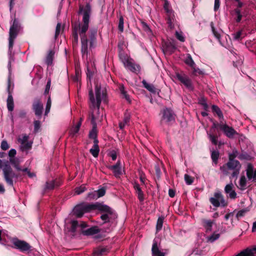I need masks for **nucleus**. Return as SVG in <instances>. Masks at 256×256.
I'll list each match as a JSON object with an SVG mask.
<instances>
[{
  "label": "nucleus",
  "mask_w": 256,
  "mask_h": 256,
  "mask_svg": "<svg viewBox=\"0 0 256 256\" xmlns=\"http://www.w3.org/2000/svg\"><path fill=\"white\" fill-rule=\"evenodd\" d=\"M246 176L249 180L253 178L256 180V170L254 172V168L252 164H249L246 168Z\"/></svg>",
  "instance_id": "21"
},
{
  "label": "nucleus",
  "mask_w": 256,
  "mask_h": 256,
  "mask_svg": "<svg viewBox=\"0 0 256 256\" xmlns=\"http://www.w3.org/2000/svg\"><path fill=\"white\" fill-rule=\"evenodd\" d=\"M164 222V218L163 217H159L157 220L156 226V230L157 232L160 231L162 230V227Z\"/></svg>",
  "instance_id": "40"
},
{
  "label": "nucleus",
  "mask_w": 256,
  "mask_h": 256,
  "mask_svg": "<svg viewBox=\"0 0 256 256\" xmlns=\"http://www.w3.org/2000/svg\"><path fill=\"white\" fill-rule=\"evenodd\" d=\"M78 14H82V23H72V34L71 36L72 44L74 48L76 47L78 43V32L80 38L81 52L82 56H88V43L90 48H94L96 42L98 30L96 28H90L88 34H86L89 27L91 6L90 4H86L85 6H80Z\"/></svg>",
  "instance_id": "1"
},
{
  "label": "nucleus",
  "mask_w": 256,
  "mask_h": 256,
  "mask_svg": "<svg viewBox=\"0 0 256 256\" xmlns=\"http://www.w3.org/2000/svg\"><path fill=\"white\" fill-rule=\"evenodd\" d=\"M32 142H26L23 144H20V149L22 151L24 152L27 151L32 148Z\"/></svg>",
  "instance_id": "35"
},
{
  "label": "nucleus",
  "mask_w": 256,
  "mask_h": 256,
  "mask_svg": "<svg viewBox=\"0 0 256 256\" xmlns=\"http://www.w3.org/2000/svg\"><path fill=\"white\" fill-rule=\"evenodd\" d=\"M0 148L2 150H6L9 148L10 146L8 142L6 140H4L2 142Z\"/></svg>",
  "instance_id": "57"
},
{
  "label": "nucleus",
  "mask_w": 256,
  "mask_h": 256,
  "mask_svg": "<svg viewBox=\"0 0 256 256\" xmlns=\"http://www.w3.org/2000/svg\"><path fill=\"white\" fill-rule=\"evenodd\" d=\"M60 29H61V24L58 22L56 26V32H55V36H54L56 39L58 38V36L60 34Z\"/></svg>",
  "instance_id": "58"
},
{
  "label": "nucleus",
  "mask_w": 256,
  "mask_h": 256,
  "mask_svg": "<svg viewBox=\"0 0 256 256\" xmlns=\"http://www.w3.org/2000/svg\"><path fill=\"white\" fill-rule=\"evenodd\" d=\"M96 204L82 202L76 205L73 209V214L78 218H82L84 214L96 210Z\"/></svg>",
  "instance_id": "7"
},
{
  "label": "nucleus",
  "mask_w": 256,
  "mask_h": 256,
  "mask_svg": "<svg viewBox=\"0 0 256 256\" xmlns=\"http://www.w3.org/2000/svg\"><path fill=\"white\" fill-rule=\"evenodd\" d=\"M247 212V210L243 209L239 210L236 214V217L238 218H239L242 217L244 216L246 213Z\"/></svg>",
  "instance_id": "61"
},
{
  "label": "nucleus",
  "mask_w": 256,
  "mask_h": 256,
  "mask_svg": "<svg viewBox=\"0 0 256 256\" xmlns=\"http://www.w3.org/2000/svg\"><path fill=\"white\" fill-rule=\"evenodd\" d=\"M242 30H240L234 34H232V36L233 39L235 40H242Z\"/></svg>",
  "instance_id": "41"
},
{
  "label": "nucleus",
  "mask_w": 256,
  "mask_h": 256,
  "mask_svg": "<svg viewBox=\"0 0 256 256\" xmlns=\"http://www.w3.org/2000/svg\"><path fill=\"white\" fill-rule=\"evenodd\" d=\"M152 256H165V253L160 250L158 242L156 239H154L153 240L152 248Z\"/></svg>",
  "instance_id": "19"
},
{
  "label": "nucleus",
  "mask_w": 256,
  "mask_h": 256,
  "mask_svg": "<svg viewBox=\"0 0 256 256\" xmlns=\"http://www.w3.org/2000/svg\"><path fill=\"white\" fill-rule=\"evenodd\" d=\"M78 226V222L76 220H73L71 222V228L70 231L74 233L76 232V228Z\"/></svg>",
  "instance_id": "46"
},
{
  "label": "nucleus",
  "mask_w": 256,
  "mask_h": 256,
  "mask_svg": "<svg viewBox=\"0 0 256 256\" xmlns=\"http://www.w3.org/2000/svg\"><path fill=\"white\" fill-rule=\"evenodd\" d=\"M50 86H51V79H50V78H48V80L46 84V86L44 92V95L46 96L49 93Z\"/></svg>",
  "instance_id": "48"
},
{
  "label": "nucleus",
  "mask_w": 256,
  "mask_h": 256,
  "mask_svg": "<svg viewBox=\"0 0 256 256\" xmlns=\"http://www.w3.org/2000/svg\"><path fill=\"white\" fill-rule=\"evenodd\" d=\"M167 15V24L170 28H173L174 26V22H176L174 12L172 14H168Z\"/></svg>",
  "instance_id": "27"
},
{
  "label": "nucleus",
  "mask_w": 256,
  "mask_h": 256,
  "mask_svg": "<svg viewBox=\"0 0 256 256\" xmlns=\"http://www.w3.org/2000/svg\"><path fill=\"white\" fill-rule=\"evenodd\" d=\"M141 25L143 30L146 32L148 35L150 36L152 34L151 29L146 22L141 21Z\"/></svg>",
  "instance_id": "37"
},
{
  "label": "nucleus",
  "mask_w": 256,
  "mask_h": 256,
  "mask_svg": "<svg viewBox=\"0 0 256 256\" xmlns=\"http://www.w3.org/2000/svg\"><path fill=\"white\" fill-rule=\"evenodd\" d=\"M210 120L212 122V124L210 128V132H208V135L212 143L216 146L218 144V137L220 136V134H214V131L216 128H220V130L221 125H223L224 122V120H220V122L218 123L212 118H210Z\"/></svg>",
  "instance_id": "8"
},
{
  "label": "nucleus",
  "mask_w": 256,
  "mask_h": 256,
  "mask_svg": "<svg viewBox=\"0 0 256 256\" xmlns=\"http://www.w3.org/2000/svg\"><path fill=\"white\" fill-rule=\"evenodd\" d=\"M239 184L240 187V188L242 190H244L246 186V177L244 176H242L240 177Z\"/></svg>",
  "instance_id": "45"
},
{
  "label": "nucleus",
  "mask_w": 256,
  "mask_h": 256,
  "mask_svg": "<svg viewBox=\"0 0 256 256\" xmlns=\"http://www.w3.org/2000/svg\"><path fill=\"white\" fill-rule=\"evenodd\" d=\"M86 188L85 186L82 185L80 187L76 188V193L77 194H80L84 192L86 190Z\"/></svg>",
  "instance_id": "54"
},
{
  "label": "nucleus",
  "mask_w": 256,
  "mask_h": 256,
  "mask_svg": "<svg viewBox=\"0 0 256 256\" xmlns=\"http://www.w3.org/2000/svg\"><path fill=\"white\" fill-rule=\"evenodd\" d=\"M220 236V234H213L210 236H208V241L213 242L216 240H218Z\"/></svg>",
  "instance_id": "47"
},
{
  "label": "nucleus",
  "mask_w": 256,
  "mask_h": 256,
  "mask_svg": "<svg viewBox=\"0 0 256 256\" xmlns=\"http://www.w3.org/2000/svg\"><path fill=\"white\" fill-rule=\"evenodd\" d=\"M202 226L206 229V232H211L212 225L215 223V221L206 219H202Z\"/></svg>",
  "instance_id": "23"
},
{
  "label": "nucleus",
  "mask_w": 256,
  "mask_h": 256,
  "mask_svg": "<svg viewBox=\"0 0 256 256\" xmlns=\"http://www.w3.org/2000/svg\"><path fill=\"white\" fill-rule=\"evenodd\" d=\"M124 18L122 16L120 15L119 18L118 28L120 32H122L124 31Z\"/></svg>",
  "instance_id": "43"
},
{
  "label": "nucleus",
  "mask_w": 256,
  "mask_h": 256,
  "mask_svg": "<svg viewBox=\"0 0 256 256\" xmlns=\"http://www.w3.org/2000/svg\"><path fill=\"white\" fill-rule=\"evenodd\" d=\"M54 52L52 50H50L46 58V64L49 66L52 64Z\"/></svg>",
  "instance_id": "34"
},
{
  "label": "nucleus",
  "mask_w": 256,
  "mask_h": 256,
  "mask_svg": "<svg viewBox=\"0 0 256 256\" xmlns=\"http://www.w3.org/2000/svg\"><path fill=\"white\" fill-rule=\"evenodd\" d=\"M7 107L8 111L12 112L14 108V99L12 94H8L6 100Z\"/></svg>",
  "instance_id": "30"
},
{
  "label": "nucleus",
  "mask_w": 256,
  "mask_h": 256,
  "mask_svg": "<svg viewBox=\"0 0 256 256\" xmlns=\"http://www.w3.org/2000/svg\"><path fill=\"white\" fill-rule=\"evenodd\" d=\"M96 210L103 212L100 216V218L104 223L109 222L111 220H114L117 218L116 214L110 206L100 204H96Z\"/></svg>",
  "instance_id": "4"
},
{
  "label": "nucleus",
  "mask_w": 256,
  "mask_h": 256,
  "mask_svg": "<svg viewBox=\"0 0 256 256\" xmlns=\"http://www.w3.org/2000/svg\"><path fill=\"white\" fill-rule=\"evenodd\" d=\"M32 108L36 116L38 119L41 118L44 111V104L40 98L36 97L34 100Z\"/></svg>",
  "instance_id": "11"
},
{
  "label": "nucleus",
  "mask_w": 256,
  "mask_h": 256,
  "mask_svg": "<svg viewBox=\"0 0 256 256\" xmlns=\"http://www.w3.org/2000/svg\"><path fill=\"white\" fill-rule=\"evenodd\" d=\"M238 154V151L236 150H233L232 152L228 154V160L238 161V160H235V158L237 156Z\"/></svg>",
  "instance_id": "44"
},
{
  "label": "nucleus",
  "mask_w": 256,
  "mask_h": 256,
  "mask_svg": "<svg viewBox=\"0 0 256 256\" xmlns=\"http://www.w3.org/2000/svg\"><path fill=\"white\" fill-rule=\"evenodd\" d=\"M82 125L81 120L79 121L76 124V126H73L70 130V134L72 136H74L76 134H77L80 128Z\"/></svg>",
  "instance_id": "33"
},
{
  "label": "nucleus",
  "mask_w": 256,
  "mask_h": 256,
  "mask_svg": "<svg viewBox=\"0 0 256 256\" xmlns=\"http://www.w3.org/2000/svg\"><path fill=\"white\" fill-rule=\"evenodd\" d=\"M242 166L239 161L228 160L220 167V170L224 175L228 176L230 171H232L230 178H237L240 174Z\"/></svg>",
  "instance_id": "3"
},
{
  "label": "nucleus",
  "mask_w": 256,
  "mask_h": 256,
  "mask_svg": "<svg viewBox=\"0 0 256 256\" xmlns=\"http://www.w3.org/2000/svg\"><path fill=\"white\" fill-rule=\"evenodd\" d=\"M28 138H29L28 136L25 134L22 135V138H19L18 140V141L20 144H23L26 142H29L28 141Z\"/></svg>",
  "instance_id": "49"
},
{
  "label": "nucleus",
  "mask_w": 256,
  "mask_h": 256,
  "mask_svg": "<svg viewBox=\"0 0 256 256\" xmlns=\"http://www.w3.org/2000/svg\"><path fill=\"white\" fill-rule=\"evenodd\" d=\"M224 192L228 194V196L231 199H235L236 198V193L234 190V185L232 182L226 186Z\"/></svg>",
  "instance_id": "18"
},
{
  "label": "nucleus",
  "mask_w": 256,
  "mask_h": 256,
  "mask_svg": "<svg viewBox=\"0 0 256 256\" xmlns=\"http://www.w3.org/2000/svg\"><path fill=\"white\" fill-rule=\"evenodd\" d=\"M240 252L242 256H254L253 250L250 248H246Z\"/></svg>",
  "instance_id": "42"
},
{
  "label": "nucleus",
  "mask_w": 256,
  "mask_h": 256,
  "mask_svg": "<svg viewBox=\"0 0 256 256\" xmlns=\"http://www.w3.org/2000/svg\"><path fill=\"white\" fill-rule=\"evenodd\" d=\"M142 84L144 88H146L149 92L156 93V88L152 84L148 83L145 80L142 81Z\"/></svg>",
  "instance_id": "31"
},
{
  "label": "nucleus",
  "mask_w": 256,
  "mask_h": 256,
  "mask_svg": "<svg viewBox=\"0 0 256 256\" xmlns=\"http://www.w3.org/2000/svg\"><path fill=\"white\" fill-rule=\"evenodd\" d=\"M100 232V229L97 226H94L86 230H82V234L84 236H92Z\"/></svg>",
  "instance_id": "20"
},
{
  "label": "nucleus",
  "mask_w": 256,
  "mask_h": 256,
  "mask_svg": "<svg viewBox=\"0 0 256 256\" xmlns=\"http://www.w3.org/2000/svg\"><path fill=\"white\" fill-rule=\"evenodd\" d=\"M98 144V140H96L95 142H94V145L92 148H91L90 150V153L94 158H97L99 154L100 148Z\"/></svg>",
  "instance_id": "24"
},
{
  "label": "nucleus",
  "mask_w": 256,
  "mask_h": 256,
  "mask_svg": "<svg viewBox=\"0 0 256 256\" xmlns=\"http://www.w3.org/2000/svg\"><path fill=\"white\" fill-rule=\"evenodd\" d=\"M96 98L92 89H90L88 92L89 97V106L91 110V123L93 124L92 130L90 132L89 138L94 139V142L98 140L97 138V130L96 126V120H100L99 116L100 107L102 100L104 99L106 96V90L102 88L98 84L95 86Z\"/></svg>",
  "instance_id": "2"
},
{
  "label": "nucleus",
  "mask_w": 256,
  "mask_h": 256,
  "mask_svg": "<svg viewBox=\"0 0 256 256\" xmlns=\"http://www.w3.org/2000/svg\"><path fill=\"white\" fill-rule=\"evenodd\" d=\"M193 71L192 74L194 76H197L198 75H202L204 74V72L198 68H196L195 66L192 68Z\"/></svg>",
  "instance_id": "52"
},
{
  "label": "nucleus",
  "mask_w": 256,
  "mask_h": 256,
  "mask_svg": "<svg viewBox=\"0 0 256 256\" xmlns=\"http://www.w3.org/2000/svg\"><path fill=\"white\" fill-rule=\"evenodd\" d=\"M40 127V122L39 120L34 121V130L37 132Z\"/></svg>",
  "instance_id": "63"
},
{
  "label": "nucleus",
  "mask_w": 256,
  "mask_h": 256,
  "mask_svg": "<svg viewBox=\"0 0 256 256\" xmlns=\"http://www.w3.org/2000/svg\"><path fill=\"white\" fill-rule=\"evenodd\" d=\"M162 48L164 54H172L176 50V42L174 40L166 42L162 45Z\"/></svg>",
  "instance_id": "14"
},
{
  "label": "nucleus",
  "mask_w": 256,
  "mask_h": 256,
  "mask_svg": "<svg viewBox=\"0 0 256 256\" xmlns=\"http://www.w3.org/2000/svg\"><path fill=\"white\" fill-rule=\"evenodd\" d=\"M176 36L178 40L182 42H184L185 40L184 37L182 36V32H176Z\"/></svg>",
  "instance_id": "59"
},
{
  "label": "nucleus",
  "mask_w": 256,
  "mask_h": 256,
  "mask_svg": "<svg viewBox=\"0 0 256 256\" xmlns=\"http://www.w3.org/2000/svg\"><path fill=\"white\" fill-rule=\"evenodd\" d=\"M22 29V28L19 20L14 18L12 20L9 32L8 50L10 52H12L14 40Z\"/></svg>",
  "instance_id": "5"
},
{
  "label": "nucleus",
  "mask_w": 256,
  "mask_h": 256,
  "mask_svg": "<svg viewBox=\"0 0 256 256\" xmlns=\"http://www.w3.org/2000/svg\"><path fill=\"white\" fill-rule=\"evenodd\" d=\"M109 252L108 249L106 247H99L95 249L93 252L94 256H102Z\"/></svg>",
  "instance_id": "25"
},
{
  "label": "nucleus",
  "mask_w": 256,
  "mask_h": 256,
  "mask_svg": "<svg viewBox=\"0 0 256 256\" xmlns=\"http://www.w3.org/2000/svg\"><path fill=\"white\" fill-rule=\"evenodd\" d=\"M87 198L90 200H94L98 198L96 191L89 192L87 195Z\"/></svg>",
  "instance_id": "51"
},
{
  "label": "nucleus",
  "mask_w": 256,
  "mask_h": 256,
  "mask_svg": "<svg viewBox=\"0 0 256 256\" xmlns=\"http://www.w3.org/2000/svg\"><path fill=\"white\" fill-rule=\"evenodd\" d=\"M60 185V183L58 181L56 180H52L50 181H48L46 182L44 190V191H46L47 190H53L56 186H58Z\"/></svg>",
  "instance_id": "22"
},
{
  "label": "nucleus",
  "mask_w": 256,
  "mask_h": 256,
  "mask_svg": "<svg viewBox=\"0 0 256 256\" xmlns=\"http://www.w3.org/2000/svg\"><path fill=\"white\" fill-rule=\"evenodd\" d=\"M184 180L186 184L188 185L192 184L194 182L193 178L187 174L184 175Z\"/></svg>",
  "instance_id": "53"
},
{
  "label": "nucleus",
  "mask_w": 256,
  "mask_h": 256,
  "mask_svg": "<svg viewBox=\"0 0 256 256\" xmlns=\"http://www.w3.org/2000/svg\"><path fill=\"white\" fill-rule=\"evenodd\" d=\"M8 161L10 162V165L11 164L18 172H26L30 178H32L36 176L35 173L30 172L28 168H22L20 166V161L18 158H10Z\"/></svg>",
  "instance_id": "12"
},
{
  "label": "nucleus",
  "mask_w": 256,
  "mask_h": 256,
  "mask_svg": "<svg viewBox=\"0 0 256 256\" xmlns=\"http://www.w3.org/2000/svg\"><path fill=\"white\" fill-rule=\"evenodd\" d=\"M234 12L236 16V18H235L236 22H240L242 18V14H241L240 8H236L234 10Z\"/></svg>",
  "instance_id": "39"
},
{
  "label": "nucleus",
  "mask_w": 256,
  "mask_h": 256,
  "mask_svg": "<svg viewBox=\"0 0 256 256\" xmlns=\"http://www.w3.org/2000/svg\"><path fill=\"white\" fill-rule=\"evenodd\" d=\"M199 104H201L202 106L204 108L205 110H207L208 108V104H206V101L204 100V99H202L201 100L200 102H199Z\"/></svg>",
  "instance_id": "64"
},
{
  "label": "nucleus",
  "mask_w": 256,
  "mask_h": 256,
  "mask_svg": "<svg viewBox=\"0 0 256 256\" xmlns=\"http://www.w3.org/2000/svg\"><path fill=\"white\" fill-rule=\"evenodd\" d=\"M13 244L12 248L18 250L22 252H30L32 251V246L26 242L14 238L12 240Z\"/></svg>",
  "instance_id": "9"
},
{
  "label": "nucleus",
  "mask_w": 256,
  "mask_h": 256,
  "mask_svg": "<svg viewBox=\"0 0 256 256\" xmlns=\"http://www.w3.org/2000/svg\"><path fill=\"white\" fill-rule=\"evenodd\" d=\"M185 63L192 68L195 66V63L191 56L188 57L185 60Z\"/></svg>",
  "instance_id": "50"
},
{
  "label": "nucleus",
  "mask_w": 256,
  "mask_h": 256,
  "mask_svg": "<svg viewBox=\"0 0 256 256\" xmlns=\"http://www.w3.org/2000/svg\"><path fill=\"white\" fill-rule=\"evenodd\" d=\"M98 196V198L102 197L106 194V189L104 188H102L98 190H96Z\"/></svg>",
  "instance_id": "55"
},
{
  "label": "nucleus",
  "mask_w": 256,
  "mask_h": 256,
  "mask_svg": "<svg viewBox=\"0 0 256 256\" xmlns=\"http://www.w3.org/2000/svg\"><path fill=\"white\" fill-rule=\"evenodd\" d=\"M212 33L214 36L218 40H220V34L214 28V26H212Z\"/></svg>",
  "instance_id": "62"
},
{
  "label": "nucleus",
  "mask_w": 256,
  "mask_h": 256,
  "mask_svg": "<svg viewBox=\"0 0 256 256\" xmlns=\"http://www.w3.org/2000/svg\"><path fill=\"white\" fill-rule=\"evenodd\" d=\"M210 202L215 207H218L220 204L222 206H227V203L226 202L221 192H218L214 194V197L210 198Z\"/></svg>",
  "instance_id": "13"
},
{
  "label": "nucleus",
  "mask_w": 256,
  "mask_h": 256,
  "mask_svg": "<svg viewBox=\"0 0 256 256\" xmlns=\"http://www.w3.org/2000/svg\"><path fill=\"white\" fill-rule=\"evenodd\" d=\"M212 112L216 114V115L218 117L220 120H224V117L223 114H222L221 110L220 108L218 106H217L216 105H212Z\"/></svg>",
  "instance_id": "28"
},
{
  "label": "nucleus",
  "mask_w": 256,
  "mask_h": 256,
  "mask_svg": "<svg viewBox=\"0 0 256 256\" xmlns=\"http://www.w3.org/2000/svg\"><path fill=\"white\" fill-rule=\"evenodd\" d=\"M162 119L166 120V122L174 121V117L172 110L168 108L164 110L162 112Z\"/></svg>",
  "instance_id": "17"
},
{
  "label": "nucleus",
  "mask_w": 256,
  "mask_h": 256,
  "mask_svg": "<svg viewBox=\"0 0 256 256\" xmlns=\"http://www.w3.org/2000/svg\"><path fill=\"white\" fill-rule=\"evenodd\" d=\"M108 156H110L112 160H115L117 158V153L114 150L110 151L108 154Z\"/></svg>",
  "instance_id": "60"
},
{
  "label": "nucleus",
  "mask_w": 256,
  "mask_h": 256,
  "mask_svg": "<svg viewBox=\"0 0 256 256\" xmlns=\"http://www.w3.org/2000/svg\"><path fill=\"white\" fill-rule=\"evenodd\" d=\"M119 90L122 98H125L129 104H130L131 100L130 96L128 94L127 92L125 90L124 86L123 85H120L119 87Z\"/></svg>",
  "instance_id": "29"
},
{
  "label": "nucleus",
  "mask_w": 256,
  "mask_h": 256,
  "mask_svg": "<svg viewBox=\"0 0 256 256\" xmlns=\"http://www.w3.org/2000/svg\"><path fill=\"white\" fill-rule=\"evenodd\" d=\"M136 192L138 196V198L140 202H143L144 200V194L142 190H141L140 191H137Z\"/></svg>",
  "instance_id": "56"
},
{
  "label": "nucleus",
  "mask_w": 256,
  "mask_h": 256,
  "mask_svg": "<svg viewBox=\"0 0 256 256\" xmlns=\"http://www.w3.org/2000/svg\"><path fill=\"white\" fill-rule=\"evenodd\" d=\"M130 113L126 112L124 114L123 120L119 122V128L120 130H122L126 125L128 124L130 120Z\"/></svg>",
  "instance_id": "26"
},
{
  "label": "nucleus",
  "mask_w": 256,
  "mask_h": 256,
  "mask_svg": "<svg viewBox=\"0 0 256 256\" xmlns=\"http://www.w3.org/2000/svg\"><path fill=\"white\" fill-rule=\"evenodd\" d=\"M221 130H222L224 134L228 138H232L234 136L237 134V132L235 130L232 126H228L224 122L223 125H221Z\"/></svg>",
  "instance_id": "15"
},
{
  "label": "nucleus",
  "mask_w": 256,
  "mask_h": 256,
  "mask_svg": "<svg viewBox=\"0 0 256 256\" xmlns=\"http://www.w3.org/2000/svg\"><path fill=\"white\" fill-rule=\"evenodd\" d=\"M220 156V153L218 150H213L211 153V158L212 162L216 165L218 162V159Z\"/></svg>",
  "instance_id": "36"
},
{
  "label": "nucleus",
  "mask_w": 256,
  "mask_h": 256,
  "mask_svg": "<svg viewBox=\"0 0 256 256\" xmlns=\"http://www.w3.org/2000/svg\"><path fill=\"white\" fill-rule=\"evenodd\" d=\"M120 58L124 65V66L130 72L138 74L140 72V66L134 62L133 59L129 58L127 55L120 54Z\"/></svg>",
  "instance_id": "6"
},
{
  "label": "nucleus",
  "mask_w": 256,
  "mask_h": 256,
  "mask_svg": "<svg viewBox=\"0 0 256 256\" xmlns=\"http://www.w3.org/2000/svg\"><path fill=\"white\" fill-rule=\"evenodd\" d=\"M107 168L112 171L114 176L116 178H120L122 174L120 160H118L115 164L113 166H108Z\"/></svg>",
  "instance_id": "16"
},
{
  "label": "nucleus",
  "mask_w": 256,
  "mask_h": 256,
  "mask_svg": "<svg viewBox=\"0 0 256 256\" xmlns=\"http://www.w3.org/2000/svg\"><path fill=\"white\" fill-rule=\"evenodd\" d=\"M162 1L164 2V9L166 14L174 12L168 0H162Z\"/></svg>",
  "instance_id": "32"
},
{
  "label": "nucleus",
  "mask_w": 256,
  "mask_h": 256,
  "mask_svg": "<svg viewBox=\"0 0 256 256\" xmlns=\"http://www.w3.org/2000/svg\"><path fill=\"white\" fill-rule=\"evenodd\" d=\"M176 77L187 89L190 91L194 90V86L192 80L184 72H176Z\"/></svg>",
  "instance_id": "10"
},
{
  "label": "nucleus",
  "mask_w": 256,
  "mask_h": 256,
  "mask_svg": "<svg viewBox=\"0 0 256 256\" xmlns=\"http://www.w3.org/2000/svg\"><path fill=\"white\" fill-rule=\"evenodd\" d=\"M52 105V100L50 96H49L48 98L47 102L46 104V108L44 110V116H47L50 112V108Z\"/></svg>",
  "instance_id": "38"
}]
</instances>
